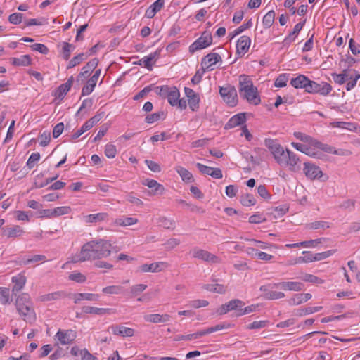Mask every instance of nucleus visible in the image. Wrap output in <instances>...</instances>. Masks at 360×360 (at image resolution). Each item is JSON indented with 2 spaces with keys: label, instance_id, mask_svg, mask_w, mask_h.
<instances>
[{
  "label": "nucleus",
  "instance_id": "0e129e2a",
  "mask_svg": "<svg viewBox=\"0 0 360 360\" xmlns=\"http://www.w3.org/2000/svg\"><path fill=\"white\" fill-rule=\"evenodd\" d=\"M252 20H249L246 23H244L242 25H240V27H238V28H236L232 32V37H231L233 38L235 36L240 34L241 32H243V31H245L248 28H250L252 26Z\"/></svg>",
  "mask_w": 360,
  "mask_h": 360
},
{
  "label": "nucleus",
  "instance_id": "72a5a7b5",
  "mask_svg": "<svg viewBox=\"0 0 360 360\" xmlns=\"http://www.w3.org/2000/svg\"><path fill=\"white\" fill-rule=\"evenodd\" d=\"M139 219L135 217H124L115 219L114 224L117 226L126 227L136 224Z\"/></svg>",
  "mask_w": 360,
  "mask_h": 360
},
{
  "label": "nucleus",
  "instance_id": "f3484780",
  "mask_svg": "<svg viewBox=\"0 0 360 360\" xmlns=\"http://www.w3.org/2000/svg\"><path fill=\"white\" fill-rule=\"evenodd\" d=\"M169 264L165 262H158L151 264H144L139 267V271L143 273H158L167 269Z\"/></svg>",
  "mask_w": 360,
  "mask_h": 360
},
{
  "label": "nucleus",
  "instance_id": "4468645a",
  "mask_svg": "<svg viewBox=\"0 0 360 360\" xmlns=\"http://www.w3.org/2000/svg\"><path fill=\"white\" fill-rule=\"evenodd\" d=\"M160 52L161 50L158 49L155 51L149 53L148 56L143 57L139 61L134 62V64L143 66L148 70H152L153 65L160 56Z\"/></svg>",
  "mask_w": 360,
  "mask_h": 360
},
{
  "label": "nucleus",
  "instance_id": "cd10ccee",
  "mask_svg": "<svg viewBox=\"0 0 360 360\" xmlns=\"http://www.w3.org/2000/svg\"><path fill=\"white\" fill-rule=\"evenodd\" d=\"M175 171L185 184H191L194 181L195 179L191 172L184 167L177 165L175 167Z\"/></svg>",
  "mask_w": 360,
  "mask_h": 360
},
{
  "label": "nucleus",
  "instance_id": "dca6fc26",
  "mask_svg": "<svg viewBox=\"0 0 360 360\" xmlns=\"http://www.w3.org/2000/svg\"><path fill=\"white\" fill-rule=\"evenodd\" d=\"M76 338V333L72 330H59L55 340L63 345L70 344Z\"/></svg>",
  "mask_w": 360,
  "mask_h": 360
},
{
  "label": "nucleus",
  "instance_id": "2eb2a0df",
  "mask_svg": "<svg viewBox=\"0 0 360 360\" xmlns=\"http://www.w3.org/2000/svg\"><path fill=\"white\" fill-rule=\"evenodd\" d=\"M245 306L244 302L239 299L231 300L229 302L221 305L217 309V313L220 315L226 314L231 311H240V308Z\"/></svg>",
  "mask_w": 360,
  "mask_h": 360
},
{
  "label": "nucleus",
  "instance_id": "37998d69",
  "mask_svg": "<svg viewBox=\"0 0 360 360\" xmlns=\"http://www.w3.org/2000/svg\"><path fill=\"white\" fill-rule=\"evenodd\" d=\"M302 254H304V256H300L297 257V261L295 262V263L302 264L315 262L314 253L308 251H303Z\"/></svg>",
  "mask_w": 360,
  "mask_h": 360
},
{
  "label": "nucleus",
  "instance_id": "3c124183",
  "mask_svg": "<svg viewBox=\"0 0 360 360\" xmlns=\"http://www.w3.org/2000/svg\"><path fill=\"white\" fill-rule=\"evenodd\" d=\"M63 295V293L60 291L50 292L46 295H42L40 297L41 301L42 302H49L52 300H56L60 299Z\"/></svg>",
  "mask_w": 360,
  "mask_h": 360
},
{
  "label": "nucleus",
  "instance_id": "7c9ffc66",
  "mask_svg": "<svg viewBox=\"0 0 360 360\" xmlns=\"http://www.w3.org/2000/svg\"><path fill=\"white\" fill-rule=\"evenodd\" d=\"M12 282L13 283V291L18 292L21 290L26 284L27 278L25 276L19 274L12 278Z\"/></svg>",
  "mask_w": 360,
  "mask_h": 360
},
{
  "label": "nucleus",
  "instance_id": "6ab92c4d",
  "mask_svg": "<svg viewBox=\"0 0 360 360\" xmlns=\"http://www.w3.org/2000/svg\"><path fill=\"white\" fill-rule=\"evenodd\" d=\"M101 70L98 69L96 70L94 75L91 76L90 79H88L86 82V84L83 86L82 89V96H87L89 95L94 89L98 80L101 76Z\"/></svg>",
  "mask_w": 360,
  "mask_h": 360
},
{
  "label": "nucleus",
  "instance_id": "20e7f679",
  "mask_svg": "<svg viewBox=\"0 0 360 360\" xmlns=\"http://www.w3.org/2000/svg\"><path fill=\"white\" fill-rule=\"evenodd\" d=\"M239 93L240 96L254 105H257L261 102L260 96L257 88L254 86L250 76L242 75L239 77Z\"/></svg>",
  "mask_w": 360,
  "mask_h": 360
},
{
  "label": "nucleus",
  "instance_id": "69168bd1",
  "mask_svg": "<svg viewBox=\"0 0 360 360\" xmlns=\"http://www.w3.org/2000/svg\"><path fill=\"white\" fill-rule=\"evenodd\" d=\"M288 302L291 306L299 305L304 303L302 300V294H295L292 297H290L288 300Z\"/></svg>",
  "mask_w": 360,
  "mask_h": 360
},
{
  "label": "nucleus",
  "instance_id": "1a4fd4ad",
  "mask_svg": "<svg viewBox=\"0 0 360 360\" xmlns=\"http://www.w3.org/2000/svg\"><path fill=\"white\" fill-rule=\"evenodd\" d=\"M212 43V37L209 32H204L202 35L192 43L188 48L189 52L193 53L199 50L210 46Z\"/></svg>",
  "mask_w": 360,
  "mask_h": 360
},
{
  "label": "nucleus",
  "instance_id": "c756f323",
  "mask_svg": "<svg viewBox=\"0 0 360 360\" xmlns=\"http://www.w3.org/2000/svg\"><path fill=\"white\" fill-rule=\"evenodd\" d=\"M3 230L4 231L5 236L8 238L19 237L25 233L23 229L18 225H14L11 227H6Z\"/></svg>",
  "mask_w": 360,
  "mask_h": 360
},
{
  "label": "nucleus",
  "instance_id": "864d4df0",
  "mask_svg": "<svg viewBox=\"0 0 360 360\" xmlns=\"http://www.w3.org/2000/svg\"><path fill=\"white\" fill-rule=\"evenodd\" d=\"M206 289L219 294H224L226 292V287L218 283L207 285Z\"/></svg>",
  "mask_w": 360,
  "mask_h": 360
},
{
  "label": "nucleus",
  "instance_id": "f257e3e1",
  "mask_svg": "<svg viewBox=\"0 0 360 360\" xmlns=\"http://www.w3.org/2000/svg\"><path fill=\"white\" fill-rule=\"evenodd\" d=\"M294 136L303 142L299 143L292 142L291 146L297 150L314 158L323 159L326 154L347 155L349 152L343 150H336L334 147L325 144L319 140L300 131L294 132Z\"/></svg>",
  "mask_w": 360,
  "mask_h": 360
},
{
  "label": "nucleus",
  "instance_id": "7ed1b4c3",
  "mask_svg": "<svg viewBox=\"0 0 360 360\" xmlns=\"http://www.w3.org/2000/svg\"><path fill=\"white\" fill-rule=\"evenodd\" d=\"M264 145L279 165L288 167L291 171L296 170L300 161L295 153L288 148L285 149L276 139H266Z\"/></svg>",
  "mask_w": 360,
  "mask_h": 360
},
{
  "label": "nucleus",
  "instance_id": "a18cd8bd",
  "mask_svg": "<svg viewBox=\"0 0 360 360\" xmlns=\"http://www.w3.org/2000/svg\"><path fill=\"white\" fill-rule=\"evenodd\" d=\"M360 79V74L356 71H353V74L350 75V77L347 83L346 89L350 91L356 85L357 81Z\"/></svg>",
  "mask_w": 360,
  "mask_h": 360
},
{
  "label": "nucleus",
  "instance_id": "bb28decb",
  "mask_svg": "<svg viewBox=\"0 0 360 360\" xmlns=\"http://www.w3.org/2000/svg\"><path fill=\"white\" fill-rule=\"evenodd\" d=\"M100 296L98 294L90 293V292H80L75 293L73 295L74 303L77 304L81 301H97Z\"/></svg>",
  "mask_w": 360,
  "mask_h": 360
},
{
  "label": "nucleus",
  "instance_id": "e2e57ef3",
  "mask_svg": "<svg viewBox=\"0 0 360 360\" xmlns=\"http://www.w3.org/2000/svg\"><path fill=\"white\" fill-rule=\"evenodd\" d=\"M72 49H73V46L72 44H70L68 42L63 43V56L64 59H65V60L69 59Z\"/></svg>",
  "mask_w": 360,
  "mask_h": 360
},
{
  "label": "nucleus",
  "instance_id": "338daca9",
  "mask_svg": "<svg viewBox=\"0 0 360 360\" xmlns=\"http://www.w3.org/2000/svg\"><path fill=\"white\" fill-rule=\"evenodd\" d=\"M94 266L98 269H105L106 270H110L113 268L112 264L101 259H98L94 262Z\"/></svg>",
  "mask_w": 360,
  "mask_h": 360
},
{
  "label": "nucleus",
  "instance_id": "9d476101",
  "mask_svg": "<svg viewBox=\"0 0 360 360\" xmlns=\"http://www.w3.org/2000/svg\"><path fill=\"white\" fill-rule=\"evenodd\" d=\"M222 59L217 53H210L202 58L201 60V68L204 71H212L214 70L218 64H221Z\"/></svg>",
  "mask_w": 360,
  "mask_h": 360
},
{
  "label": "nucleus",
  "instance_id": "4d7b16f0",
  "mask_svg": "<svg viewBox=\"0 0 360 360\" xmlns=\"http://www.w3.org/2000/svg\"><path fill=\"white\" fill-rule=\"evenodd\" d=\"M248 240L255 243V245H257L259 248H260L262 249H270V248L277 249L278 248V246L276 245H274L272 243H269L263 242L261 240H257L255 239H250Z\"/></svg>",
  "mask_w": 360,
  "mask_h": 360
},
{
  "label": "nucleus",
  "instance_id": "ea45409f",
  "mask_svg": "<svg viewBox=\"0 0 360 360\" xmlns=\"http://www.w3.org/2000/svg\"><path fill=\"white\" fill-rule=\"evenodd\" d=\"M302 280L315 285L323 284L325 282L323 279L311 274H304L302 277Z\"/></svg>",
  "mask_w": 360,
  "mask_h": 360
},
{
  "label": "nucleus",
  "instance_id": "de8ad7c7",
  "mask_svg": "<svg viewBox=\"0 0 360 360\" xmlns=\"http://www.w3.org/2000/svg\"><path fill=\"white\" fill-rule=\"evenodd\" d=\"M259 307V304H253L245 307H243L240 308V311L237 312V316H241L245 314H250L252 312H255L258 309Z\"/></svg>",
  "mask_w": 360,
  "mask_h": 360
},
{
  "label": "nucleus",
  "instance_id": "79ce46f5",
  "mask_svg": "<svg viewBox=\"0 0 360 360\" xmlns=\"http://www.w3.org/2000/svg\"><path fill=\"white\" fill-rule=\"evenodd\" d=\"M290 74L282 73L280 74L274 82V86L278 88H283L286 86L287 82L289 79Z\"/></svg>",
  "mask_w": 360,
  "mask_h": 360
},
{
  "label": "nucleus",
  "instance_id": "393cba45",
  "mask_svg": "<svg viewBox=\"0 0 360 360\" xmlns=\"http://www.w3.org/2000/svg\"><path fill=\"white\" fill-rule=\"evenodd\" d=\"M304 22L305 21L302 22H298L295 25L293 30L290 32L289 34L283 39V44L284 46H288L295 40L298 36L299 32L302 29Z\"/></svg>",
  "mask_w": 360,
  "mask_h": 360
},
{
  "label": "nucleus",
  "instance_id": "58836bf2",
  "mask_svg": "<svg viewBox=\"0 0 360 360\" xmlns=\"http://www.w3.org/2000/svg\"><path fill=\"white\" fill-rule=\"evenodd\" d=\"M101 115L100 114L95 115L94 117L86 121L81 127L82 131L86 132V131L90 130L101 120Z\"/></svg>",
  "mask_w": 360,
  "mask_h": 360
},
{
  "label": "nucleus",
  "instance_id": "09e8293b",
  "mask_svg": "<svg viewBox=\"0 0 360 360\" xmlns=\"http://www.w3.org/2000/svg\"><path fill=\"white\" fill-rule=\"evenodd\" d=\"M269 323L268 320L255 321L252 323L246 326L248 330L260 329L266 327Z\"/></svg>",
  "mask_w": 360,
  "mask_h": 360
},
{
  "label": "nucleus",
  "instance_id": "603ef678",
  "mask_svg": "<svg viewBox=\"0 0 360 360\" xmlns=\"http://www.w3.org/2000/svg\"><path fill=\"white\" fill-rule=\"evenodd\" d=\"M122 290V288L120 285H109L103 288L102 292L106 295H117Z\"/></svg>",
  "mask_w": 360,
  "mask_h": 360
},
{
  "label": "nucleus",
  "instance_id": "f03ea898",
  "mask_svg": "<svg viewBox=\"0 0 360 360\" xmlns=\"http://www.w3.org/2000/svg\"><path fill=\"white\" fill-rule=\"evenodd\" d=\"M112 245L110 240H91L82 245L80 251L72 257L71 262L77 263L108 257L112 253Z\"/></svg>",
  "mask_w": 360,
  "mask_h": 360
},
{
  "label": "nucleus",
  "instance_id": "39448f33",
  "mask_svg": "<svg viewBox=\"0 0 360 360\" xmlns=\"http://www.w3.org/2000/svg\"><path fill=\"white\" fill-rule=\"evenodd\" d=\"M16 309L24 321L33 323L36 320V314L33 308L30 296L27 293H22L16 299Z\"/></svg>",
  "mask_w": 360,
  "mask_h": 360
},
{
  "label": "nucleus",
  "instance_id": "c9c22d12",
  "mask_svg": "<svg viewBox=\"0 0 360 360\" xmlns=\"http://www.w3.org/2000/svg\"><path fill=\"white\" fill-rule=\"evenodd\" d=\"M163 2L164 1H154L146 11L145 16L148 18H153L155 14L163 8Z\"/></svg>",
  "mask_w": 360,
  "mask_h": 360
},
{
  "label": "nucleus",
  "instance_id": "f8f14e48",
  "mask_svg": "<svg viewBox=\"0 0 360 360\" xmlns=\"http://www.w3.org/2000/svg\"><path fill=\"white\" fill-rule=\"evenodd\" d=\"M185 96L187 98V105L193 112H196L199 110L200 97V95L191 88H184Z\"/></svg>",
  "mask_w": 360,
  "mask_h": 360
},
{
  "label": "nucleus",
  "instance_id": "680f3d73",
  "mask_svg": "<svg viewBox=\"0 0 360 360\" xmlns=\"http://www.w3.org/2000/svg\"><path fill=\"white\" fill-rule=\"evenodd\" d=\"M40 159V154L39 153H33L29 157L27 165L29 168H33L35 163L38 162Z\"/></svg>",
  "mask_w": 360,
  "mask_h": 360
},
{
  "label": "nucleus",
  "instance_id": "e433bc0d",
  "mask_svg": "<svg viewBox=\"0 0 360 360\" xmlns=\"http://www.w3.org/2000/svg\"><path fill=\"white\" fill-rule=\"evenodd\" d=\"M158 223L160 226L166 229H174L176 227V221L167 217H159L158 219Z\"/></svg>",
  "mask_w": 360,
  "mask_h": 360
},
{
  "label": "nucleus",
  "instance_id": "8fccbe9b",
  "mask_svg": "<svg viewBox=\"0 0 360 360\" xmlns=\"http://www.w3.org/2000/svg\"><path fill=\"white\" fill-rule=\"evenodd\" d=\"M53 210L54 217L68 214L72 212V208L70 206L57 207Z\"/></svg>",
  "mask_w": 360,
  "mask_h": 360
},
{
  "label": "nucleus",
  "instance_id": "423d86ee",
  "mask_svg": "<svg viewBox=\"0 0 360 360\" xmlns=\"http://www.w3.org/2000/svg\"><path fill=\"white\" fill-rule=\"evenodd\" d=\"M158 94L167 99L172 106H177L180 110H185L187 107L186 101L180 99V92L176 86H162L158 88Z\"/></svg>",
  "mask_w": 360,
  "mask_h": 360
},
{
  "label": "nucleus",
  "instance_id": "b1692460",
  "mask_svg": "<svg viewBox=\"0 0 360 360\" xmlns=\"http://www.w3.org/2000/svg\"><path fill=\"white\" fill-rule=\"evenodd\" d=\"M108 214L106 212H99L96 214H90L83 217V221L86 224H92L101 222L107 220Z\"/></svg>",
  "mask_w": 360,
  "mask_h": 360
},
{
  "label": "nucleus",
  "instance_id": "aec40b11",
  "mask_svg": "<svg viewBox=\"0 0 360 360\" xmlns=\"http://www.w3.org/2000/svg\"><path fill=\"white\" fill-rule=\"evenodd\" d=\"M251 39L247 35L241 36L236 43V54L243 56L248 51L251 45Z\"/></svg>",
  "mask_w": 360,
  "mask_h": 360
},
{
  "label": "nucleus",
  "instance_id": "473e14b6",
  "mask_svg": "<svg viewBox=\"0 0 360 360\" xmlns=\"http://www.w3.org/2000/svg\"><path fill=\"white\" fill-rule=\"evenodd\" d=\"M245 113H238L233 115L226 124V128H233L243 124L245 122Z\"/></svg>",
  "mask_w": 360,
  "mask_h": 360
},
{
  "label": "nucleus",
  "instance_id": "412c9836",
  "mask_svg": "<svg viewBox=\"0 0 360 360\" xmlns=\"http://www.w3.org/2000/svg\"><path fill=\"white\" fill-rule=\"evenodd\" d=\"M277 288L285 291L300 292L304 289V284L299 281H282L274 284Z\"/></svg>",
  "mask_w": 360,
  "mask_h": 360
},
{
  "label": "nucleus",
  "instance_id": "9b49d317",
  "mask_svg": "<svg viewBox=\"0 0 360 360\" xmlns=\"http://www.w3.org/2000/svg\"><path fill=\"white\" fill-rule=\"evenodd\" d=\"M191 254L193 258L201 259L204 262H211V263H219L220 259L212 254L211 252L199 248H195L191 250Z\"/></svg>",
  "mask_w": 360,
  "mask_h": 360
},
{
  "label": "nucleus",
  "instance_id": "49530a36",
  "mask_svg": "<svg viewBox=\"0 0 360 360\" xmlns=\"http://www.w3.org/2000/svg\"><path fill=\"white\" fill-rule=\"evenodd\" d=\"M104 153L108 158H114L117 154L116 146L110 143H107L105 146Z\"/></svg>",
  "mask_w": 360,
  "mask_h": 360
},
{
  "label": "nucleus",
  "instance_id": "2f4dec72",
  "mask_svg": "<svg viewBox=\"0 0 360 360\" xmlns=\"http://www.w3.org/2000/svg\"><path fill=\"white\" fill-rule=\"evenodd\" d=\"M72 82L73 77H71L68 79V81L65 84H61L56 90V97L63 99L64 96L68 94V92L70 90Z\"/></svg>",
  "mask_w": 360,
  "mask_h": 360
},
{
  "label": "nucleus",
  "instance_id": "a878e982",
  "mask_svg": "<svg viewBox=\"0 0 360 360\" xmlns=\"http://www.w3.org/2000/svg\"><path fill=\"white\" fill-rule=\"evenodd\" d=\"M144 320L153 323H166L170 320V316L167 314H150L146 315Z\"/></svg>",
  "mask_w": 360,
  "mask_h": 360
},
{
  "label": "nucleus",
  "instance_id": "4be33fe9",
  "mask_svg": "<svg viewBox=\"0 0 360 360\" xmlns=\"http://www.w3.org/2000/svg\"><path fill=\"white\" fill-rule=\"evenodd\" d=\"M142 184L152 189L153 195H162L165 192L164 186L156 180L146 179L142 182Z\"/></svg>",
  "mask_w": 360,
  "mask_h": 360
},
{
  "label": "nucleus",
  "instance_id": "052dcab7",
  "mask_svg": "<svg viewBox=\"0 0 360 360\" xmlns=\"http://www.w3.org/2000/svg\"><path fill=\"white\" fill-rule=\"evenodd\" d=\"M309 227L312 229H328L330 227V224L327 221H317L312 222L309 224Z\"/></svg>",
  "mask_w": 360,
  "mask_h": 360
},
{
  "label": "nucleus",
  "instance_id": "c85d7f7f",
  "mask_svg": "<svg viewBox=\"0 0 360 360\" xmlns=\"http://www.w3.org/2000/svg\"><path fill=\"white\" fill-rule=\"evenodd\" d=\"M110 308H98L92 306H84L82 307V311L86 314L103 315L110 314L111 311Z\"/></svg>",
  "mask_w": 360,
  "mask_h": 360
},
{
  "label": "nucleus",
  "instance_id": "c03bdc74",
  "mask_svg": "<svg viewBox=\"0 0 360 360\" xmlns=\"http://www.w3.org/2000/svg\"><path fill=\"white\" fill-rule=\"evenodd\" d=\"M10 299V290L6 287H0V303L6 305L9 304Z\"/></svg>",
  "mask_w": 360,
  "mask_h": 360
},
{
  "label": "nucleus",
  "instance_id": "ddd939ff",
  "mask_svg": "<svg viewBox=\"0 0 360 360\" xmlns=\"http://www.w3.org/2000/svg\"><path fill=\"white\" fill-rule=\"evenodd\" d=\"M303 172L310 180L321 179L324 175L320 167L311 162H304Z\"/></svg>",
  "mask_w": 360,
  "mask_h": 360
},
{
  "label": "nucleus",
  "instance_id": "bf43d9fd",
  "mask_svg": "<svg viewBox=\"0 0 360 360\" xmlns=\"http://www.w3.org/2000/svg\"><path fill=\"white\" fill-rule=\"evenodd\" d=\"M48 24V21L46 18H40V19H29L25 22L26 26H32V25H44Z\"/></svg>",
  "mask_w": 360,
  "mask_h": 360
},
{
  "label": "nucleus",
  "instance_id": "13d9d810",
  "mask_svg": "<svg viewBox=\"0 0 360 360\" xmlns=\"http://www.w3.org/2000/svg\"><path fill=\"white\" fill-rule=\"evenodd\" d=\"M240 202L243 205L249 207L254 205L256 202V200L253 195L250 194H247L242 196Z\"/></svg>",
  "mask_w": 360,
  "mask_h": 360
},
{
  "label": "nucleus",
  "instance_id": "5fc2aeb1",
  "mask_svg": "<svg viewBox=\"0 0 360 360\" xmlns=\"http://www.w3.org/2000/svg\"><path fill=\"white\" fill-rule=\"evenodd\" d=\"M86 58V56L84 53H79L77 56L73 57L69 62L68 65V68H72L79 64H80L83 60Z\"/></svg>",
  "mask_w": 360,
  "mask_h": 360
},
{
  "label": "nucleus",
  "instance_id": "f704fd0d",
  "mask_svg": "<svg viewBox=\"0 0 360 360\" xmlns=\"http://www.w3.org/2000/svg\"><path fill=\"white\" fill-rule=\"evenodd\" d=\"M98 64V60L97 58H93L89 60L85 66H84L80 72L79 77H86L89 75L91 72H92Z\"/></svg>",
  "mask_w": 360,
  "mask_h": 360
},
{
  "label": "nucleus",
  "instance_id": "6e6d98bb",
  "mask_svg": "<svg viewBox=\"0 0 360 360\" xmlns=\"http://www.w3.org/2000/svg\"><path fill=\"white\" fill-rule=\"evenodd\" d=\"M69 279L73 281H75L79 283H84L86 280V276L79 271H73L72 272L69 276Z\"/></svg>",
  "mask_w": 360,
  "mask_h": 360
},
{
  "label": "nucleus",
  "instance_id": "6e6552de",
  "mask_svg": "<svg viewBox=\"0 0 360 360\" xmlns=\"http://www.w3.org/2000/svg\"><path fill=\"white\" fill-rule=\"evenodd\" d=\"M219 94L223 101L230 106H235L238 103L237 91L234 86L226 84L220 87Z\"/></svg>",
  "mask_w": 360,
  "mask_h": 360
},
{
  "label": "nucleus",
  "instance_id": "a211bd4d",
  "mask_svg": "<svg viewBox=\"0 0 360 360\" xmlns=\"http://www.w3.org/2000/svg\"><path fill=\"white\" fill-rule=\"evenodd\" d=\"M108 330L114 335L122 338H131L135 335V330L134 328L122 325H112L108 328Z\"/></svg>",
  "mask_w": 360,
  "mask_h": 360
},
{
  "label": "nucleus",
  "instance_id": "a19ab883",
  "mask_svg": "<svg viewBox=\"0 0 360 360\" xmlns=\"http://www.w3.org/2000/svg\"><path fill=\"white\" fill-rule=\"evenodd\" d=\"M276 13L274 11H269L262 19V25L265 29L272 26L275 20Z\"/></svg>",
  "mask_w": 360,
  "mask_h": 360
},
{
  "label": "nucleus",
  "instance_id": "0eeeda50",
  "mask_svg": "<svg viewBox=\"0 0 360 360\" xmlns=\"http://www.w3.org/2000/svg\"><path fill=\"white\" fill-rule=\"evenodd\" d=\"M333 90L332 86L326 82L317 83L309 79L306 92L311 94H319L323 96H328Z\"/></svg>",
  "mask_w": 360,
  "mask_h": 360
},
{
  "label": "nucleus",
  "instance_id": "774afa93",
  "mask_svg": "<svg viewBox=\"0 0 360 360\" xmlns=\"http://www.w3.org/2000/svg\"><path fill=\"white\" fill-rule=\"evenodd\" d=\"M30 47L33 51H38L42 54H47L49 53V49L43 44H34Z\"/></svg>",
  "mask_w": 360,
  "mask_h": 360
},
{
  "label": "nucleus",
  "instance_id": "5701e85b",
  "mask_svg": "<svg viewBox=\"0 0 360 360\" xmlns=\"http://www.w3.org/2000/svg\"><path fill=\"white\" fill-rule=\"evenodd\" d=\"M309 79L302 74L298 75L296 77L291 79L290 85L295 89H304L306 92Z\"/></svg>",
  "mask_w": 360,
  "mask_h": 360
},
{
  "label": "nucleus",
  "instance_id": "4c0bfd02",
  "mask_svg": "<svg viewBox=\"0 0 360 360\" xmlns=\"http://www.w3.org/2000/svg\"><path fill=\"white\" fill-rule=\"evenodd\" d=\"M11 63L15 66H27L31 65L32 59L29 55H22L18 58H12Z\"/></svg>",
  "mask_w": 360,
  "mask_h": 360
}]
</instances>
